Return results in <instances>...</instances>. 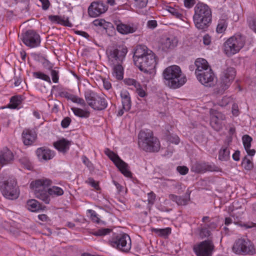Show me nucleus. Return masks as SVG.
<instances>
[{"label": "nucleus", "instance_id": "1", "mask_svg": "<svg viewBox=\"0 0 256 256\" xmlns=\"http://www.w3.org/2000/svg\"><path fill=\"white\" fill-rule=\"evenodd\" d=\"M133 58L134 64L140 71L149 74L154 72V69L156 64L155 54L146 46H138Z\"/></svg>", "mask_w": 256, "mask_h": 256}, {"label": "nucleus", "instance_id": "2", "mask_svg": "<svg viewBox=\"0 0 256 256\" xmlns=\"http://www.w3.org/2000/svg\"><path fill=\"white\" fill-rule=\"evenodd\" d=\"M164 84L172 88H177L184 85L186 81L185 76H182L180 68L176 65L166 68L162 72Z\"/></svg>", "mask_w": 256, "mask_h": 256}, {"label": "nucleus", "instance_id": "3", "mask_svg": "<svg viewBox=\"0 0 256 256\" xmlns=\"http://www.w3.org/2000/svg\"><path fill=\"white\" fill-rule=\"evenodd\" d=\"M193 16L196 27L201 30H205L212 22V10L206 4L198 2L194 7Z\"/></svg>", "mask_w": 256, "mask_h": 256}, {"label": "nucleus", "instance_id": "4", "mask_svg": "<svg viewBox=\"0 0 256 256\" xmlns=\"http://www.w3.org/2000/svg\"><path fill=\"white\" fill-rule=\"evenodd\" d=\"M138 144L144 150L148 152H158L160 148L158 140L154 136L152 131L149 130H140L138 135Z\"/></svg>", "mask_w": 256, "mask_h": 256}, {"label": "nucleus", "instance_id": "5", "mask_svg": "<svg viewBox=\"0 0 256 256\" xmlns=\"http://www.w3.org/2000/svg\"><path fill=\"white\" fill-rule=\"evenodd\" d=\"M52 184L50 180L43 178L32 181L30 184V188L34 191L36 198L48 204L50 198L48 194V189Z\"/></svg>", "mask_w": 256, "mask_h": 256}, {"label": "nucleus", "instance_id": "6", "mask_svg": "<svg viewBox=\"0 0 256 256\" xmlns=\"http://www.w3.org/2000/svg\"><path fill=\"white\" fill-rule=\"evenodd\" d=\"M84 96L88 104L94 110H102L108 106V102L106 98L100 96L92 90H86Z\"/></svg>", "mask_w": 256, "mask_h": 256}, {"label": "nucleus", "instance_id": "7", "mask_svg": "<svg viewBox=\"0 0 256 256\" xmlns=\"http://www.w3.org/2000/svg\"><path fill=\"white\" fill-rule=\"evenodd\" d=\"M0 190L3 196L6 198L15 200L19 196L20 191L16 180L14 178L0 180Z\"/></svg>", "mask_w": 256, "mask_h": 256}, {"label": "nucleus", "instance_id": "8", "mask_svg": "<svg viewBox=\"0 0 256 256\" xmlns=\"http://www.w3.org/2000/svg\"><path fill=\"white\" fill-rule=\"evenodd\" d=\"M244 37L241 34L231 36L224 43V50L228 56H232L238 52L244 46Z\"/></svg>", "mask_w": 256, "mask_h": 256}, {"label": "nucleus", "instance_id": "9", "mask_svg": "<svg viewBox=\"0 0 256 256\" xmlns=\"http://www.w3.org/2000/svg\"><path fill=\"white\" fill-rule=\"evenodd\" d=\"M127 52L126 48L122 46L112 47L108 49L106 54L109 64H122Z\"/></svg>", "mask_w": 256, "mask_h": 256}, {"label": "nucleus", "instance_id": "10", "mask_svg": "<svg viewBox=\"0 0 256 256\" xmlns=\"http://www.w3.org/2000/svg\"><path fill=\"white\" fill-rule=\"evenodd\" d=\"M214 246L211 240L201 242L193 246V250L196 256H212Z\"/></svg>", "mask_w": 256, "mask_h": 256}, {"label": "nucleus", "instance_id": "11", "mask_svg": "<svg viewBox=\"0 0 256 256\" xmlns=\"http://www.w3.org/2000/svg\"><path fill=\"white\" fill-rule=\"evenodd\" d=\"M104 153L124 176L130 178L132 176V172L128 169V164L123 161L117 154L108 148H106Z\"/></svg>", "mask_w": 256, "mask_h": 256}, {"label": "nucleus", "instance_id": "12", "mask_svg": "<svg viewBox=\"0 0 256 256\" xmlns=\"http://www.w3.org/2000/svg\"><path fill=\"white\" fill-rule=\"evenodd\" d=\"M232 250L236 254H252L254 252V246L247 238H240L236 241Z\"/></svg>", "mask_w": 256, "mask_h": 256}, {"label": "nucleus", "instance_id": "13", "mask_svg": "<svg viewBox=\"0 0 256 256\" xmlns=\"http://www.w3.org/2000/svg\"><path fill=\"white\" fill-rule=\"evenodd\" d=\"M110 244L122 252H128L131 248V240L127 234H120L110 241Z\"/></svg>", "mask_w": 256, "mask_h": 256}, {"label": "nucleus", "instance_id": "14", "mask_svg": "<svg viewBox=\"0 0 256 256\" xmlns=\"http://www.w3.org/2000/svg\"><path fill=\"white\" fill-rule=\"evenodd\" d=\"M236 76V71L232 67H228L224 69L221 77V92L224 91L230 85Z\"/></svg>", "mask_w": 256, "mask_h": 256}, {"label": "nucleus", "instance_id": "15", "mask_svg": "<svg viewBox=\"0 0 256 256\" xmlns=\"http://www.w3.org/2000/svg\"><path fill=\"white\" fill-rule=\"evenodd\" d=\"M22 40L28 46L34 48L40 45V35L34 30H28L22 35Z\"/></svg>", "mask_w": 256, "mask_h": 256}, {"label": "nucleus", "instance_id": "16", "mask_svg": "<svg viewBox=\"0 0 256 256\" xmlns=\"http://www.w3.org/2000/svg\"><path fill=\"white\" fill-rule=\"evenodd\" d=\"M198 80L203 85L212 86L214 84V75L211 68L196 74Z\"/></svg>", "mask_w": 256, "mask_h": 256}, {"label": "nucleus", "instance_id": "17", "mask_svg": "<svg viewBox=\"0 0 256 256\" xmlns=\"http://www.w3.org/2000/svg\"><path fill=\"white\" fill-rule=\"evenodd\" d=\"M116 30L122 34H128L137 32L139 28V24L137 23L123 24L119 21L116 22Z\"/></svg>", "mask_w": 256, "mask_h": 256}, {"label": "nucleus", "instance_id": "18", "mask_svg": "<svg viewBox=\"0 0 256 256\" xmlns=\"http://www.w3.org/2000/svg\"><path fill=\"white\" fill-rule=\"evenodd\" d=\"M108 6L103 2H94L88 7V12L91 17H96L106 11Z\"/></svg>", "mask_w": 256, "mask_h": 256}, {"label": "nucleus", "instance_id": "19", "mask_svg": "<svg viewBox=\"0 0 256 256\" xmlns=\"http://www.w3.org/2000/svg\"><path fill=\"white\" fill-rule=\"evenodd\" d=\"M218 168L214 165H210L206 163L196 162L192 166L191 170L196 173H204L206 171H218Z\"/></svg>", "mask_w": 256, "mask_h": 256}, {"label": "nucleus", "instance_id": "20", "mask_svg": "<svg viewBox=\"0 0 256 256\" xmlns=\"http://www.w3.org/2000/svg\"><path fill=\"white\" fill-rule=\"evenodd\" d=\"M14 160L13 152L7 147L0 151V164L2 166L11 164Z\"/></svg>", "mask_w": 256, "mask_h": 256}, {"label": "nucleus", "instance_id": "21", "mask_svg": "<svg viewBox=\"0 0 256 256\" xmlns=\"http://www.w3.org/2000/svg\"><path fill=\"white\" fill-rule=\"evenodd\" d=\"M178 42V38L174 36L167 37L162 42V50L166 52L168 50H172L177 46Z\"/></svg>", "mask_w": 256, "mask_h": 256}, {"label": "nucleus", "instance_id": "22", "mask_svg": "<svg viewBox=\"0 0 256 256\" xmlns=\"http://www.w3.org/2000/svg\"><path fill=\"white\" fill-rule=\"evenodd\" d=\"M190 192L187 190L184 196H178L174 194H170L168 196L169 198L176 202L178 206H186L190 200Z\"/></svg>", "mask_w": 256, "mask_h": 256}, {"label": "nucleus", "instance_id": "23", "mask_svg": "<svg viewBox=\"0 0 256 256\" xmlns=\"http://www.w3.org/2000/svg\"><path fill=\"white\" fill-rule=\"evenodd\" d=\"M36 134L34 130L24 129L22 133V138L25 145H31L36 140Z\"/></svg>", "mask_w": 256, "mask_h": 256}, {"label": "nucleus", "instance_id": "24", "mask_svg": "<svg viewBox=\"0 0 256 256\" xmlns=\"http://www.w3.org/2000/svg\"><path fill=\"white\" fill-rule=\"evenodd\" d=\"M48 19L52 22L60 24L64 26L70 27L72 26V24L68 20V17L50 15L48 16Z\"/></svg>", "mask_w": 256, "mask_h": 256}, {"label": "nucleus", "instance_id": "25", "mask_svg": "<svg viewBox=\"0 0 256 256\" xmlns=\"http://www.w3.org/2000/svg\"><path fill=\"white\" fill-rule=\"evenodd\" d=\"M223 116L220 114L211 117L210 124L216 130L219 131L222 128Z\"/></svg>", "mask_w": 256, "mask_h": 256}, {"label": "nucleus", "instance_id": "26", "mask_svg": "<svg viewBox=\"0 0 256 256\" xmlns=\"http://www.w3.org/2000/svg\"><path fill=\"white\" fill-rule=\"evenodd\" d=\"M36 154L39 159L46 160H50L54 156V153L52 150L44 148H38Z\"/></svg>", "mask_w": 256, "mask_h": 256}, {"label": "nucleus", "instance_id": "27", "mask_svg": "<svg viewBox=\"0 0 256 256\" xmlns=\"http://www.w3.org/2000/svg\"><path fill=\"white\" fill-rule=\"evenodd\" d=\"M120 96L122 104V108L126 111H128L132 106V102L130 94L128 92L125 90L122 92Z\"/></svg>", "mask_w": 256, "mask_h": 256}, {"label": "nucleus", "instance_id": "28", "mask_svg": "<svg viewBox=\"0 0 256 256\" xmlns=\"http://www.w3.org/2000/svg\"><path fill=\"white\" fill-rule=\"evenodd\" d=\"M194 64L196 67L195 74L203 71L204 72V70L206 69L211 68L209 66L208 62L204 58H198L196 59L195 61Z\"/></svg>", "mask_w": 256, "mask_h": 256}, {"label": "nucleus", "instance_id": "29", "mask_svg": "<svg viewBox=\"0 0 256 256\" xmlns=\"http://www.w3.org/2000/svg\"><path fill=\"white\" fill-rule=\"evenodd\" d=\"M70 144L71 142L67 140L64 138H62L55 142L54 146L59 151L65 152L69 149V147Z\"/></svg>", "mask_w": 256, "mask_h": 256}, {"label": "nucleus", "instance_id": "30", "mask_svg": "<svg viewBox=\"0 0 256 256\" xmlns=\"http://www.w3.org/2000/svg\"><path fill=\"white\" fill-rule=\"evenodd\" d=\"M113 70V74L118 80L123 78L124 68L122 64H110Z\"/></svg>", "mask_w": 256, "mask_h": 256}, {"label": "nucleus", "instance_id": "31", "mask_svg": "<svg viewBox=\"0 0 256 256\" xmlns=\"http://www.w3.org/2000/svg\"><path fill=\"white\" fill-rule=\"evenodd\" d=\"M27 207L28 210L32 212H36L42 209L41 204L34 199L30 200L27 202Z\"/></svg>", "mask_w": 256, "mask_h": 256}, {"label": "nucleus", "instance_id": "32", "mask_svg": "<svg viewBox=\"0 0 256 256\" xmlns=\"http://www.w3.org/2000/svg\"><path fill=\"white\" fill-rule=\"evenodd\" d=\"M22 98L20 96H13L10 98V103L8 108L12 109L17 108L18 106L22 103Z\"/></svg>", "mask_w": 256, "mask_h": 256}, {"label": "nucleus", "instance_id": "33", "mask_svg": "<svg viewBox=\"0 0 256 256\" xmlns=\"http://www.w3.org/2000/svg\"><path fill=\"white\" fill-rule=\"evenodd\" d=\"M48 196H60L64 194V190L60 187L53 186L48 189Z\"/></svg>", "mask_w": 256, "mask_h": 256}, {"label": "nucleus", "instance_id": "34", "mask_svg": "<svg viewBox=\"0 0 256 256\" xmlns=\"http://www.w3.org/2000/svg\"><path fill=\"white\" fill-rule=\"evenodd\" d=\"M242 166L248 170H251L254 167L252 158H248L245 156L242 160Z\"/></svg>", "mask_w": 256, "mask_h": 256}, {"label": "nucleus", "instance_id": "35", "mask_svg": "<svg viewBox=\"0 0 256 256\" xmlns=\"http://www.w3.org/2000/svg\"><path fill=\"white\" fill-rule=\"evenodd\" d=\"M72 110L76 116H79L80 118H87L90 116L89 112L84 110L80 108H72Z\"/></svg>", "mask_w": 256, "mask_h": 256}, {"label": "nucleus", "instance_id": "36", "mask_svg": "<svg viewBox=\"0 0 256 256\" xmlns=\"http://www.w3.org/2000/svg\"><path fill=\"white\" fill-rule=\"evenodd\" d=\"M153 232H154L160 236H166L171 232V228H153L152 230Z\"/></svg>", "mask_w": 256, "mask_h": 256}, {"label": "nucleus", "instance_id": "37", "mask_svg": "<svg viewBox=\"0 0 256 256\" xmlns=\"http://www.w3.org/2000/svg\"><path fill=\"white\" fill-rule=\"evenodd\" d=\"M230 151L228 148H222L220 150L218 158L221 160H226L229 157Z\"/></svg>", "mask_w": 256, "mask_h": 256}, {"label": "nucleus", "instance_id": "38", "mask_svg": "<svg viewBox=\"0 0 256 256\" xmlns=\"http://www.w3.org/2000/svg\"><path fill=\"white\" fill-rule=\"evenodd\" d=\"M68 98L72 102L77 103L82 106H86V102L85 100L83 98H79L77 96L70 94L68 96Z\"/></svg>", "mask_w": 256, "mask_h": 256}, {"label": "nucleus", "instance_id": "39", "mask_svg": "<svg viewBox=\"0 0 256 256\" xmlns=\"http://www.w3.org/2000/svg\"><path fill=\"white\" fill-rule=\"evenodd\" d=\"M20 164L23 166L24 168H26L28 170L32 169V164L30 162L28 158L26 156L22 157L18 160Z\"/></svg>", "mask_w": 256, "mask_h": 256}, {"label": "nucleus", "instance_id": "40", "mask_svg": "<svg viewBox=\"0 0 256 256\" xmlns=\"http://www.w3.org/2000/svg\"><path fill=\"white\" fill-rule=\"evenodd\" d=\"M33 76L36 78L42 79L50 83L51 82L50 76L40 72H34Z\"/></svg>", "mask_w": 256, "mask_h": 256}, {"label": "nucleus", "instance_id": "41", "mask_svg": "<svg viewBox=\"0 0 256 256\" xmlns=\"http://www.w3.org/2000/svg\"><path fill=\"white\" fill-rule=\"evenodd\" d=\"M252 138L248 135H244L242 137V142L245 149L250 148Z\"/></svg>", "mask_w": 256, "mask_h": 256}, {"label": "nucleus", "instance_id": "42", "mask_svg": "<svg viewBox=\"0 0 256 256\" xmlns=\"http://www.w3.org/2000/svg\"><path fill=\"white\" fill-rule=\"evenodd\" d=\"M111 231L110 228H102L94 232V234L96 236H104L108 234Z\"/></svg>", "mask_w": 256, "mask_h": 256}, {"label": "nucleus", "instance_id": "43", "mask_svg": "<svg viewBox=\"0 0 256 256\" xmlns=\"http://www.w3.org/2000/svg\"><path fill=\"white\" fill-rule=\"evenodd\" d=\"M133 2L136 7L142 8L146 6L148 0H133Z\"/></svg>", "mask_w": 256, "mask_h": 256}, {"label": "nucleus", "instance_id": "44", "mask_svg": "<svg viewBox=\"0 0 256 256\" xmlns=\"http://www.w3.org/2000/svg\"><path fill=\"white\" fill-rule=\"evenodd\" d=\"M226 22L224 20H220L216 28V32L218 33L221 34L222 33L226 30Z\"/></svg>", "mask_w": 256, "mask_h": 256}, {"label": "nucleus", "instance_id": "45", "mask_svg": "<svg viewBox=\"0 0 256 256\" xmlns=\"http://www.w3.org/2000/svg\"><path fill=\"white\" fill-rule=\"evenodd\" d=\"M207 226L202 228L200 230V235L202 238L208 237L210 235V231L208 230Z\"/></svg>", "mask_w": 256, "mask_h": 256}, {"label": "nucleus", "instance_id": "46", "mask_svg": "<svg viewBox=\"0 0 256 256\" xmlns=\"http://www.w3.org/2000/svg\"><path fill=\"white\" fill-rule=\"evenodd\" d=\"M218 219L212 218V220H209L208 224H206V226L211 230L216 229L218 226Z\"/></svg>", "mask_w": 256, "mask_h": 256}, {"label": "nucleus", "instance_id": "47", "mask_svg": "<svg viewBox=\"0 0 256 256\" xmlns=\"http://www.w3.org/2000/svg\"><path fill=\"white\" fill-rule=\"evenodd\" d=\"M168 12L177 18H181L182 16V14L179 12L178 10L174 8L170 7Z\"/></svg>", "mask_w": 256, "mask_h": 256}, {"label": "nucleus", "instance_id": "48", "mask_svg": "<svg viewBox=\"0 0 256 256\" xmlns=\"http://www.w3.org/2000/svg\"><path fill=\"white\" fill-rule=\"evenodd\" d=\"M124 82L128 86H134L135 88L138 87L139 84L137 81L132 78H126L124 80Z\"/></svg>", "mask_w": 256, "mask_h": 256}, {"label": "nucleus", "instance_id": "49", "mask_svg": "<svg viewBox=\"0 0 256 256\" xmlns=\"http://www.w3.org/2000/svg\"><path fill=\"white\" fill-rule=\"evenodd\" d=\"M86 182L90 184L96 190L99 189V186L98 182H96L93 178H89L86 181Z\"/></svg>", "mask_w": 256, "mask_h": 256}, {"label": "nucleus", "instance_id": "50", "mask_svg": "<svg viewBox=\"0 0 256 256\" xmlns=\"http://www.w3.org/2000/svg\"><path fill=\"white\" fill-rule=\"evenodd\" d=\"M88 212L90 214L92 220L94 222L99 223L100 218L98 217L96 212L92 210H88Z\"/></svg>", "mask_w": 256, "mask_h": 256}, {"label": "nucleus", "instance_id": "51", "mask_svg": "<svg viewBox=\"0 0 256 256\" xmlns=\"http://www.w3.org/2000/svg\"><path fill=\"white\" fill-rule=\"evenodd\" d=\"M51 76L54 82L57 83L58 82V72L54 70H52Z\"/></svg>", "mask_w": 256, "mask_h": 256}, {"label": "nucleus", "instance_id": "52", "mask_svg": "<svg viewBox=\"0 0 256 256\" xmlns=\"http://www.w3.org/2000/svg\"><path fill=\"white\" fill-rule=\"evenodd\" d=\"M148 204L152 205L154 204L156 200V194L152 192L148 194Z\"/></svg>", "mask_w": 256, "mask_h": 256}, {"label": "nucleus", "instance_id": "53", "mask_svg": "<svg viewBox=\"0 0 256 256\" xmlns=\"http://www.w3.org/2000/svg\"><path fill=\"white\" fill-rule=\"evenodd\" d=\"M176 170L182 175L186 174L188 172V168L186 166H178Z\"/></svg>", "mask_w": 256, "mask_h": 256}, {"label": "nucleus", "instance_id": "54", "mask_svg": "<svg viewBox=\"0 0 256 256\" xmlns=\"http://www.w3.org/2000/svg\"><path fill=\"white\" fill-rule=\"evenodd\" d=\"M71 122V119L69 117L65 118L61 122V126L64 128H66L68 126Z\"/></svg>", "mask_w": 256, "mask_h": 256}, {"label": "nucleus", "instance_id": "55", "mask_svg": "<svg viewBox=\"0 0 256 256\" xmlns=\"http://www.w3.org/2000/svg\"><path fill=\"white\" fill-rule=\"evenodd\" d=\"M136 92L138 94V95L144 98L146 96V92L142 88L140 84H139L138 87H136Z\"/></svg>", "mask_w": 256, "mask_h": 256}, {"label": "nucleus", "instance_id": "56", "mask_svg": "<svg viewBox=\"0 0 256 256\" xmlns=\"http://www.w3.org/2000/svg\"><path fill=\"white\" fill-rule=\"evenodd\" d=\"M232 112L234 116H238L239 114L238 106L236 104H234L232 108Z\"/></svg>", "mask_w": 256, "mask_h": 256}, {"label": "nucleus", "instance_id": "57", "mask_svg": "<svg viewBox=\"0 0 256 256\" xmlns=\"http://www.w3.org/2000/svg\"><path fill=\"white\" fill-rule=\"evenodd\" d=\"M196 3L195 0H184V6L188 8H191L194 6Z\"/></svg>", "mask_w": 256, "mask_h": 256}, {"label": "nucleus", "instance_id": "58", "mask_svg": "<svg viewBox=\"0 0 256 256\" xmlns=\"http://www.w3.org/2000/svg\"><path fill=\"white\" fill-rule=\"evenodd\" d=\"M173 186L175 188L177 189V193L178 194H180L183 192L182 184L179 182H176L174 184H173Z\"/></svg>", "mask_w": 256, "mask_h": 256}, {"label": "nucleus", "instance_id": "59", "mask_svg": "<svg viewBox=\"0 0 256 256\" xmlns=\"http://www.w3.org/2000/svg\"><path fill=\"white\" fill-rule=\"evenodd\" d=\"M157 26V22L156 20H150L147 22V26L151 29L154 28Z\"/></svg>", "mask_w": 256, "mask_h": 256}, {"label": "nucleus", "instance_id": "60", "mask_svg": "<svg viewBox=\"0 0 256 256\" xmlns=\"http://www.w3.org/2000/svg\"><path fill=\"white\" fill-rule=\"evenodd\" d=\"M106 21L104 20H96L93 22V24L95 26H100L104 28V25Z\"/></svg>", "mask_w": 256, "mask_h": 256}, {"label": "nucleus", "instance_id": "61", "mask_svg": "<svg viewBox=\"0 0 256 256\" xmlns=\"http://www.w3.org/2000/svg\"><path fill=\"white\" fill-rule=\"evenodd\" d=\"M168 140L170 142L175 144H178L180 142L179 138L177 136H170Z\"/></svg>", "mask_w": 256, "mask_h": 256}, {"label": "nucleus", "instance_id": "62", "mask_svg": "<svg viewBox=\"0 0 256 256\" xmlns=\"http://www.w3.org/2000/svg\"><path fill=\"white\" fill-rule=\"evenodd\" d=\"M42 4V8L44 10H46L50 6V3L48 0H40Z\"/></svg>", "mask_w": 256, "mask_h": 256}, {"label": "nucleus", "instance_id": "63", "mask_svg": "<svg viewBox=\"0 0 256 256\" xmlns=\"http://www.w3.org/2000/svg\"><path fill=\"white\" fill-rule=\"evenodd\" d=\"M210 36L208 34L204 35L203 37V43L205 45H209L210 44Z\"/></svg>", "mask_w": 256, "mask_h": 256}, {"label": "nucleus", "instance_id": "64", "mask_svg": "<svg viewBox=\"0 0 256 256\" xmlns=\"http://www.w3.org/2000/svg\"><path fill=\"white\" fill-rule=\"evenodd\" d=\"M75 33L87 38L90 36L89 34L87 32L83 31L76 30L75 32Z\"/></svg>", "mask_w": 256, "mask_h": 256}]
</instances>
